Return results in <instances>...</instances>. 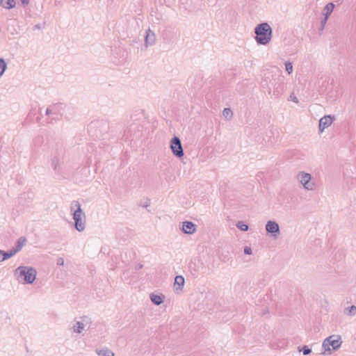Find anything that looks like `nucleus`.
<instances>
[{
	"label": "nucleus",
	"mask_w": 356,
	"mask_h": 356,
	"mask_svg": "<svg viewBox=\"0 0 356 356\" xmlns=\"http://www.w3.org/2000/svg\"><path fill=\"white\" fill-rule=\"evenodd\" d=\"M0 6L7 10L13 8L16 6L15 0H0Z\"/></svg>",
	"instance_id": "4468645a"
},
{
	"label": "nucleus",
	"mask_w": 356,
	"mask_h": 356,
	"mask_svg": "<svg viewBox=\"0 0 356 356\" xmlns=\"http://www.w3.org/2000/svg\"><path fill=\"white\" fill-rule=\"evenodd\" d=\"M185 280L182 275H177L175 278L174 290L176 293H180L184 286Z\"/></svg>",
	"instance_id": "9b49d317"
},
{
	"label": "nucleus",
	"mask_w": 356,
	"mask_h": 356,
	"mask_svg": "<svg viewBox=\"0 0 356 356\" xmlns=\"http://www.w3.org/2000/svg\"><path fill=\"white\" fill-rule=\"evenodd\" d=\"M58 106L52 105L46 108L45 113L47 115H55L56 117L58 115Z\"/></svg>",
	"instance_id": "f3484780"
},
{
	"label": "nucleus",
	"mask_w": 356,
	"mask_h": 356,
	"mask_svg": "<svg viewBox=\"0 0 356 356\" xmlns=\"http://www.w3.org/2000/svg\"><path fill=\"white\" fill-rule=\"evenodd\" d=\"M327 17H324L321 22V30H323L327 23Z\"/></svg>",
	"instance_id": "cd10ccee"
},
{
	"label": "nucleus",
	"mask_w": 356,
	"mask_h": 356,
	"mask_svg": "<svg viewBox=\"0 0 356 356\" xmlns=\"http://www.w3.org/2000/svg\"><path fill=\"white\" fill-rule=\"evenodd\" d=\"M3 250H0V263H1L2 261H3V259H2L3 256Z\"/></svg>",
	"instance_id": "c756f323"
},
{
	"label": "nucleus",
	"mask_w": 356,
	"mask_h": 356,
	"mask_svg": "<svg viewBox=\"0 0 356 356\" xmlns=\"http://www.w3.org/2000/svg\"><path fill=\"white\" fill-rule=\"evenodd\" d=\"M236 227L238 228L239 229H241V231H248V225L245 224L242 221H238L236 225Z\"/></svg>",
	"instance_id": "5701e85b"
},
{
	"label": "nucleus",
	"mask_w": 356,
	"mask_h": 356,
	"mask_svg": "<svg viewBox=\"0 0 356 356\" xmlns=\"http://www.w3.org/2000/svg\"><path fill=\"white\" fill-rule=\"evenodd\" d=\"M345 314L350 316H353L356 315V306L352 305L350 307H348L345 309L344 312Z\"/></svg>",
	"instance_id": "4be33fe9"
},
{
	"label": "nucleus",
	"mask_w": 356,
	"mask_h": 356,
	"mask_svg": "<svg viewBox=\"0 0 356 356\" xmlns=\"http://www.w3.org/2000/svg\"><path fill=\"white\" fill-rule=\"evenodd\" d=\"M284 65H285V69H286V72L289 74H291L293 70V67L292 63L290 61H286V62H285Z\"/></svg>",
	"instance_id": "b1692460"
},
{
	"label": "nucleus",
	"mask_w": 356,
	"mask_h": 356,
	"mask_svg": "<svg viewBox=\"0 0 356 356\" xmlns=\"http://www.w3.org/2000/svg\"><path fill=\"white\" fill-rule=\"evenodd\" d=\"M334 117L332 115H325L321 118L318 123V129L321 133H323L324 130L329 127L333 122Z\"/></svg>",
	"instance_id": "1a4fd4ad"
},
{
	"label": "nucleus",
	"mask_w": 356,
	"mask_h": 356,
	"mask_svg": "<svg viewBox=\"0 0 356 356\" xmlns=\"http://www.w3.org/2000/svg\"><path fill=\"white\" fill-rule=\"evenodd\" d=\"M300 351H302L303 355H307L311 353L312 350L307 346H304Z\"/></svg>",
	"instance_id": "393cba45"
},
{
	"label": "nucleus",
	"mask_w": 356,
	"mask_h": 356,
	"mask_svg": "<svg viewBox=\"0 0 356 356\" xmlns=\"http://www.w3.org/2000/svg\"><path fill=\"white\" fill-rule=\"evenodd\" d=\"M222 115L225 118L229 120L233 117V112L229 108H225L222 111Z\"/></svg>",
	"instance_id": "412c9836"
},
{
	"label": "nucleus",
	"mask_w": 356,
	"mask_h": 356,
	"mask_svg": "<svg viewBox=\"0 0 356 356\" xmlns=\"http://www.w3.org/2000/svg\"><path fill=\"white\" fill-rule=\"evenodd\" d=\"M334 8V5L332 3H328L326 4V6L324 7L322 14L324 16V17L328 18L329 16L332 13L333 10Z\"/></svg>",
	"instance_id": "dca6fc26"
},
{
	"label": "nucleus",
	"mask_w": 356,
	"mask_h": 356,
	"mask_svg": "<svg viewBox=\"0 0 356 356\" xmlns=\"http://www.w3.org/2000/svg\"><path fill=\"white\" fill-rule=\"evenodd\" d=\"M252 251L251 248H250V247H245V248H244V253H245V254H252Z\"/></svg>",
	"instance_id": "c85d7f7f"
},
{
	"label": "nucleus",
	"mask_w": 356,
	"mask_h": 356,
	"mask_svg": "<svg viewBox=\"0 0 356 356\" xmlns=\"http://www.w3.org/2000/svg\"><path fill=\"white\" fill-rule=\"evenodd\" d=\"M267 234L272 238L277 239L281 234L279 224L275 220H268L265 225Z\"/></svg>",
	"instance_id": "0eeeda50"
},
{
	"label": "nucleus",
	"mask_w": 356,
	"mask_h": 356,
	"mask_svg": "<svg viewBox=\"0 0 356 356\" xmlns=\"http://www.w3.org/2000/svg\"><path fill=\"white\" fill-rule=\"evenodd\" d=\"M17 253V252H16V250H15L13 248L6 252L3 250L2 259H3V261H6L15 255Z\"/></svg>",
	"instance_id": "6ab92c4d"
},
{
	"label": "nucleus",
	"mask_w": 356,
	"mask_h": 356,
	"mask_svg": "<svg viewBox=\"0 0 356 356\" xmlns=\"http://www.w3.org/2000/svg\"><path fill=\"white\" fill-rule=\"evenodd\" d=\"M149 204H150V201H149V200H147V202H145V204H144V207H147L148 206H149Z\"/></svg>",
	"instance_id": "2f4dec72"
},
{
	"label": "nucleus",
	"mask_w": 356,
	"mask_h": 356,
	"mask_svg": "<svg viewBox=\"0 0 356 356\" xmlns=\"http://www.w3.org/2000/svg\"><path fill=\"white\" fill-rule=\"evenodd\" d=\"M254 40L258 44L267 45L271 41L273 29L267 22H263L257 25L254 29Z\"/></svg>",
	"instance_id": "7ed1b4c3"
},
{
	"label": "nucleus",
	"mask_w": 356,
	"mask_h": 356,
	"mask_svg": "<svg viewBox=\"0 0 356 356\" xmlns=\"http://www.w3.org/2000/svg\"><path fill=\"white\" fill-rule=\"evenodd\" d=\"M156 42V35L154 31L148 29L146 31L145 44L146 47L152 46Z\"/></svg>",
	"instance_id": "f8f14e48"
},
{
	"label": "nucleus",
	"mask_w": 356,
	"mask_h": 356,
	"mask_svg": "<svg viewBox=\"0 0 356 356\" xmlns=\"http://www.w3.org/2000/svg\"><path fill=\"white\" fill-rule=\"evenodd\" d=\"M296 179L300 185L307 191H314L317 188V182L312 174L304 170L299 171Z\"/></svg>",
	"instance_id": "39448f33"
},
{
	"label": "nucleus",
	"mask_w": 356,
	"mask_h": 356,
	"mask_svg": "<svg viewBox=\"0 0 356 356\" xmlns=\"http://www.w3.org/2000/svg\"><path fill=\"white\" fill-rule=\"evenodd\" d=\"M21 2L23 5H27L29 2V0H21Z\"/></svg>",
	"instance_id": "7c9ffc66"
},
{
	"label": "nucleus",
	"mask_w": 356,
	"mask_h": 356,
	"mask_svg": "<svg viewBox=\"0 0 356 356\" xmlns=\"http://www.w3.org/2000/svg\"><path fill=\"white\" fill-rule=\"evenodd\" d=\"M151 301L156 305H159L164 301V296L152 293L149 296Z\"/></svg>",
	"instance_id": "2eb2a0df"
},
{
	"label": "nucleus",
	"mask_w": 356,
	"mask_h": 356,
	"mask_svg": "<svg viewBox=\"0 0 356 356\" xmlns=\"http://www.w3.org/2000/svg\"><path fill=\"white\" fill-rule=\"evenodd\" d=\"M170 149L174 156L181 158L184 156V149L179 137L174 136L170 140Z\"/></svg>",
	"instance_id": "6e6552de"
},
{
	"label": "nucleus",
	"mask_w": 356,
	"mask_h": 356,
	"mask_svg": "<svg viewBox=\"0 0 356 356\" xmlns=\"http://www.w3.org/2000/svg\"><path fill=\"white\" fill-rule=\"evenodd\" d=\"M60 165V158L54 156L51 160V165L54 170H57Z\"/></svg>",
	"instance_id": "aec40b11"
},
{
	"label": "nucleus",
	"mask_w": 356,
	"mask_h": 356,
	"mask_svg": "<svg viewBox=\"0 0 356 356\" xmlns=\"http://www.w3.org/2000/svg\"><path fill=\"white\" fill-rule=\"evenodd\" d=\"M65 264V261H64V259L62 258V257H59L56 260V264L58 266H63Z\"/></svg>",
	"instance_id": "bb28decb"
},
{
	"label": "nucleus",
	"mask_w": 356,
	"mask_h": 356,
	"mask_svg": "<svg viewBox=\"0 0 356 356\" xmlns=\"http://www.w3.org/2000/svg\"><path fill=\"white\" fill-rule=\"evenodd\" d=\"M15 280L22 284H32L36 280L37 270L30 266L21 265L13 271Z\"/></svg>",
	"instance_id": "f257e3e1"
},
{
	"label": "nucleus",
	"mask_w": 356,
	"mask_h": 356,
	"mask_svg": "<svg viewBox=\"0 0 356 356\" xmlns=\"http://www.w3.org/2000/svg\"><path fill=\"white\" fill-rule=\"evenodd\" d=\"M91 324L92 321L88 316H80L72 322L70 330L74 334L83 335V332L88 330Z\"/></svg>",
	"instance_id": "423d86ee"
},
{
	"label": "nucleus",
	"mask_w": 356,
	"mask_h": 356,
	"mask_svg": "<svg viewBox=\"0 0 356 356\" xmlns=\"http://www.w3.org/2000/svg\"><path fill=\"white\" fill-rule=\"evenodd\" d=\"M181 229L184 234L191 235L197 231V225L191 221H184Z\"/></svg>",
	"instance_id": "9d476101"
},
{
	"label": "nucleus",
	"mask_w": 356,
	"mask_h": 356,
	"mask_svg": "<svg viewBox=\"0 0 356 356\" xmlns=\"http://www.w3.org/2000/svg\"><path fill=\"white\" fill-rule=\"evenodd\" d=\"M342 344L341 336L333 334L325 338L322 343L321 354L324 355H330L332 351L338 350Z\"/></svg>",
	"instance_id": "20e7f679"
},
{
	"label": "nucleus",
	"mask_w": 356,
	"mask_h": 356,
	"mask_svg": "<svg viewBox=\"0 0 356 356\" xmlns=\"http://www.w3.org/2000/svg\"><path fill=\"white\" fill-rule=\"evenodd\" d=\"M95 353L97 356H115V353L108 347L97 348Z\"/></svg>",
	"instance_id": "ddd939ff"
},
{
	"label": "nucleus",
	"mask_w": 356,
	"mask_h": 356,
	"mask_svg": "<svg viewBox=\"0 0 356 356\" xmlns=\"http://www.w3.org/2000/svg\"><path fill=\"white\" fill-rule=\"evenodd\" d=\"M26 242V238L24 237L19 238L16 243L15 247L13 248L17 252H19L23 246L24 245Z\"/></svg>",
	"instance_id": "a211bd4d"
},
{
	"label": "nucleus",
	"mask_w": 356,
	"mask_h": 356,
	"mask_svg": "<svg viewBox=\"0 0 356 356\" xmlns=\"http://www.w3.org/2000/svg\"><path fill=\"white\" fill-rule=\"evenodd\" d=\"M70 211L74 222V228L79 232H83L86 228V216L79 202L77 200L72 201L70 205Z\"/></svg>",
	"instance_id": "f03ea898"
},
{
	"label": "nucleus",
	"mask_w": 356,
	"mask_h": 356,
	"mask_svg": "<svg viewBox=\"0 0 356 356\" xmlns=\"http://www.w3.org/2000/svg\"><path fill=\"white\" fill-rule=\"evenodd\" d=\"M289 100L292 101L296 104L299 102L298 99L294 95L293 93L291 94L289 96Z\"/></svg>",
	"instance_id": "a878e982"
}]
</instances>
